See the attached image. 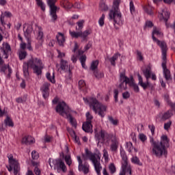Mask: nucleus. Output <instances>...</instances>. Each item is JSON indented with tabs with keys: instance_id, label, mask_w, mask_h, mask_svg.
Wrapping results in <instances>:
<instances>
[{
	"instance_id": "2f4dec72",
	"label": "nucleus",
	"mask_w": 175,
	"mask_h": 175,
	"mask_svg": "<svg viewBox=\"0 0 175 175\" xmlns=\"http://www.w3.org/2000/svg\"><path fill=\"white\" fill-rule=\"evenodd\" d=\"M120 53H116L112 57L109 58V62L113 66H116V61L118 59V57H120Z\"/></svg>"
},
{
	"instance_id": "37998d69",
	"label": "nucleus",
	"mask_w": 175,
	"mask_h": 175,
	"mask_svg": "<svg viewBox=\"0 0 175 175\" xmlns=\"http://www.w3.org/2000/svg\"><path fill=\"white\" fill-rule=\"evenodd\" d=\"M77 27H76V30L77 31H81L83 29V27H84V21H79V22L77 23Z\"/></svg>"
},
{
	"instance_id": "c85d7f7f",
	"label": "nucleus",
	"mask_w": 175,
	"mask_h": 175,
	"mask_svg": "<svg viewBox=\"0 0 175 175\" xmlns=\"http://www.w3.org/2000/svg\"><path fill=\"white\" fill-rule=\"evenodd\" d=\"M120 157L122 159V165H129L128 164V158L126 157V154H125V150L120 149Z\"/></svg>"
},
{
	"instance_id": "f03ea898",
	"label": "nucleus",
	"mask_w": 175,
	"mask_h": 175,
	"mask_svg": "<svg viewBox=\"0 0 175 175\" xmlns=\"http://www.w3.org/2000/svg\"><path fill=\"white\" fill-rule=\"evenodd\" d=\"M150 142L151 144L150 150L152 155L157 158H161L163 157V155L167 154V148L170 147V139H169L167 135H161L160 142L155 141L154 138L150 137Z\"/></svg>"
},
{
	"instance_id": "ddd939ff",
	"label": "nucleus",
	"mask_w": 175,
	"mask_h": 175,
	"mask_svg": "<svg viewBox=\"0 0 175 175\" xmlns=\"http://www.w3.org/2000/svg\"><path fill=\"white\" fill-rule=\"evenodd\" d=\"M170 14L167 12V9L165 7H163L160 11H159L158 18L161 21H163L165 23V26L167 28H169L170 25L167 23V21L169 20Z\"/></svg>"
},
{
	"instance_id": "5fc2aeb1",
	"label": "nucleus",
	"mask_w": 175,
	"mask_h": 175,
	"mask_svg": "<svg viewBox=\"0 0 175 175\" xmlns=\"http://www.w3.org/2000/svg\"><path fill=\"white\" fill-rule=\"evenodd\" d=\"M27 100V98L25 97H18L16 99V102H17V103H25Z\"/></svg>"
},
{
	"instance_id": "0e129e2a",
	"label": "nucleus",
	"mask_w": 175,
	"mask_h": 175,
	"mask_svg": "<svg viewBox=\"0 0 175 175\" xmlns=\"http://www.w3.org/2000/svg\"><path fill=\"white\" fill-rule=\"evenodd\" d=\"M58 58H65V53L61 52L59 50H57Z\"/></svg>"
},
{
	"instance_id": "20e7f679",
	"label": "nucleus",
	"mask_w": 175,
	"mask_h": 175,
	"mask_svg": "<svg viewBox=\"0 0 175 175\" xmlns=\"http://www.w3.org/2000/svg\"><path fill=\"white\" fill-rule=\"evenodd\" d=\"M85 103L89 105L90 109L98 114L101 118H103L106 116V111H107V106L99 103L94 97H90L89 98H83Z\"/></svg>"
},
{
	"instance_id": "9d476101",
	"label": "nucleus",
	"mask_w": 175,
	"mask_h": 175,
	"mask_svg": "<svg viewBox=\"0 0 175 175\" xmlns=\"http://www.w3.org/2000/svg\"><path fill=\"white\" fill-rule=\"evenodd\" d=\"M32 25H29V24H25L23 26V32L25 35V38L27 39V44H25V42H22L21 43V49L22 50H25V49H28L29 51H32V46H31V42H29V39L32 37Z\"/></svg>"
},
{
	"instance_id": "473e14b6",
	"label": "nucleus",
	"mask_w": 175,
	"mask_h": 175,
	"mask_svg": "<svg viewBox=\"0 0 175 175\" xmlns=\"http://www.w3.org/2000/svg\"><path fill=\"white\" fill-rule=\"evenodd\" d=\"M131 161L132 162V163H134V165H138V166L143 165V163L140 162V159H139L137 157H133L131 159Z\"/></svg>"
},
{
	"instance_id": "4be33fe9",
	"label": "nucleus",
	"mask_w": 175,
	"mask_h": 175,
	"mask_svg": "<svg viewBox=\"0 0 175 175\" xmlns=\"http://www.w3.org/2000/svg\"><path fill=\"white\" fill-rule=\"evenodd\" d=\"M36 28L33 31L34 36L37 40H42L43 39V31H42V27L38 25H35Z\"/></svg>"
},
{
	"instance_id": "ea45409f",
	"label": "nucleus",
	"mask_w": 175,
	"mask_h": 175,
	"mask_svg": "<svg viewBox=\"0 0 175 175\" xmlns=\"http://www.w3.org/2000/svg\"><path fill=\"white\" fill-rule=\"evenodd\" d=\"M99 8L102 12H106L107 10H109V7H107L105 1H100Z\"/></svg>"
},
{
	"instance_id": "8fccbe9b",
	"label": "nucleus",
	"mask_w": 175,
	"mask_h": 175,
	"mask_svg": "<svg viewBox=\"0 0 175 175\" xmlns=\"http://www.w3.org/2000/svg\"><path fill=\"white\" fill-rule=\"evenodd\" d=\"M94 75L95 77H96V79H102V77H103V76H104L103 72H100L98 70L94 71Z\"/></svg>"
},
{
	"instance_id": "e433bc0d",
	"label": "nucleus",
	"mask_w": 175,
	"mask_h": 175,
	"mask_svg": "<svg viewBox=\"0 0 175 175\" xmlns=\"http://www.w3.org/2000/svg\"><path fill=\"white\" fill-rule=\"evenodd\" d=\"M130 87H133V88L135 92H139V86H137V85L136 83H135L133 77L131 78V81L130 82Z\"/></svg>"
},
{
	"instance_id": "f8f14e48",
	"label": "nucleus",
	"mask_w": 175,
	"mask_h": 175,
	"mask_svg": "<svg viewBox=\"0 0 175 175\" xmlns=\"http://www.w3.org/2000/svg\"><path fill=\"white\" fill-rule=\"evenodd\" d=\"M48 5L50 8L49 15L51 18V21H55L58 16H57V10L58 8L55 6V2L57 0H46Z\"/></svg>"
},
{
	"instance_id": "4c0bfd02",
	"label": "nucleus",
	"mask_w": 175,
	"mask_h": 175,
	"mask_svg": "<svg viewBox=\"0 0 175 175\" xmlns=\"http://www.w3.org/2000/svg\"><path fill=\"white\" fill-rule=\"evenodd\" d=\"M98 65H99V61L98 60H94L92 62L91 66H90V69L92 70H94V72L98 69Z\"/></svg>"
},
{
	"instance_id": "603ef678",
	"label": "nucleus",
	"mask_w": 175,
	"mask_h": 175,
	"mask_svg": "<svg viewBox=\"0 0 175 175\" xmlns=\"http://www.w3.org/2000/svg\"><path fill=\"white\" fill-rule=\"evenodd\" d=\"M109 169L110 173H111V174H114V172L116 170V165H114V163L109 164Z\"/></svg>"
},
{
	"instance_id": "9b49d317",
	"label": "nucleus",
	"mask_w": 175,
	"mask_h": 175,
	"mask_svg": "<svg viewBox=\"0 0 175 175\" xmlns=\"http://www.w3.org/2000/svg\"><path fill=\"white\" fill-rule=\"evenodd\" d=\"M9 165L7 166L8 172L14 171V175H20V163L18 161L13 157V154H8Z\"/></svg>"
},
{
	"instance_id": "393cba45",
	"label": "nucleus",
	"mask_w": 175,
	"mask_h": 175,
	"mask_svg": "<svg viewBox=\"0 0 175 175\" xmlns=\"http://www.w3.org/2000/svg\"><path fill=\"white\" fill-rule=\"evenodd\" d=\"M12 12H8V11H5L4 12L1 13V16L0 17V21L1 23V25L4 26L5 25V17H7L8 18H10L12 17Z\"/></svg>"
},
{
	"instance_id": "79ce46f5",
	"label": "nucleus",
	"mask_w": 175,
	"mask_h": 175,
	"mask_svg": "<svg viewBox=\"0 0 175 175\" xmlns=\"http://www.w3.org/2000/svg\"><path fill=\"white\" fill-rule=\"evenodd\" d=\"M63 6L65 9H72L73 5L68 0H64L63 2Z\"/></svg>"
},
{
	"instance_id": "13d9d810",
	"label": "nucleus",
	"mask_w": 175,
	"mask_h": 175,
	"mask_svg": "<svg viewBox=\"0 0 175 175\" xmlns=\"http://www.w3.org/2000/svg\"><path fill=\"white\" fill-rule=\"evenodd\" d=\"M172 126V121H168L167 122L164 124V129L165 131H169V129Z\"/></svg>"
},
{
	"instance_id": "052dcab7",
	"label": "nucleus",
	"mask_w": 175,
	"mask_h": 175,
	"mask_svg": "<svg viewBox=\"0 0 175 175\" xmlns=\"http://www.w3.org/2000/svg\"><path fill=\"white\" fill-rule=\"evenodd\" d=\"M131 97V94L129 92H124L122 93V98L123 99H129Z\"/></svg>"
},
{
	"instance_id": "f3484780",
	"label": "nucleus",
	"mask_w": 175,
	"mask_h": 175,
	"mask_svg": "<svg viewBox=\"0 0 175 175\" xmlns=\"http://www.w3.org/2000/svg\"><path fill=\"white\" fill-rule=\"evenodd\" d=\"M77 159L79 163L78 170L79 172H83L84 174H88V172H90V165H88V163L83 164V160H81V158L79 156L77 157Z\"/></svg>"
},
{
	"instance_id": "3c124183",
	"label": "nucleus",
	"mask_w": 175,
	"mask_h": 175,
	"mask_svg": "<svg viewBox=\"0 0 175 175\" xmlns=\"http://www.w3.org/2000/svg\"><path fill=\"white\" fill-rule=\"evenodd\" d=\"M85 116H86V122H92L94 118V116H92V115H91L90 112H87Z\"/></svg>"
},
{
	"instance_id": "864d4df0",
	"label": "nucleus",
	"mask_w": 175,
	"mask_h": 175,
	"mask_svg": "<svg viewBox=\"0 0 175 175\" xmlns=\"http://www.w3.org/2000/svg\"><path fill=\"white\" fill-rule=\"evenodd\" d=\"M138 137H139V140H141V142H142V143H144V142H146V140H147V136L146 135H144V133H139L138 135Z\"/></svg>"
},
{
	"instance_id": "412c9836",
	"label": "nucleus",
	"mask_w": 175,
	"mask_h": 175,
	"mask_svg": "<svg viewBox=\"0 0 175 175\" xmlns=\"http://www.w3.org/2000/svg\"><path fill=\"white\" fill-rule=\"evenodd\" d=\"M49 87L50 83H44L40 88L44 99H47L50 95V92H49Z\"/></svg>"
},
{
	"instance_id": "f257e3e1",
	"label": "nucleus",
	"mask_w": 175,
	"mask_h": 175,
	"mask_svg": "<svg viewBox=\"0 0 175 175\" xmlns=\"http://www.w3.org/2000/svg\"><path fill=\"white\" fill-rule=\"evenodd\" d=\"M162 36H163V33H162L161 29L155 27H153L152 38L157 44H158V46H159L161 49L163 59L161 66L163 68V76L165 80L169 81V80H172V77L170 75V70H169V69H167L166 67V53L167 51V46H166V43L165 42H161L157 39V37L162 38Z\"/></svg>"
},
{
	"instance_id": "0eeeda50",
	"label": "nucleus",
	"mask_w": 175,
	"mask_h": 175,
	"mask_svg": "<svg viewBox=\"0 0 175 175\" xmlns=\"http://www.w3.org/2000/svg\"><path fill=\"white\" fill-rule=\"evenodd\" d=\"M112 135L107 133L100 126H96L94 129V139L98 146H99V143H101V144H109Z\"/></svg>"
},
{
	"instance_id": "58836bf2",
	"label": "nucleus",
	"mask_w": 175,
	"mask_h": 175,
	"mask_svg": "<svg viewBox=\"0 0 175 175\" xmlns=\"http://www.w3.org/2000/svg\"><path fill=\"white\" fill-rule=\"evenodd\" d=\"M5 124L6 126H11L13 127L14 126V124L13 123V121H12V119L10 118L7 117L5 120H4Z\"/></svg>"
},
{
	"instance_id": "a211bd4d",
	"label": "nucleus",
	"mask_w": 175,
	"mask_h": 175,
	"mask_svg": "<svg viewBox=\"0 0 175 175\" xmlns=\"http://www.w3.org/2000/svg\"><path fill=\"white\" fill-rule=\"evenodd\" d=\"M110 140L111 142L110 145L111 151H113V152L117 151V150H118V146H120L118 138H117L116 135L112 134L110 137Z\"/></svg>"
},
{
	"instance_id": "7ed1b4c3",
	"label": "nucleus",
	"mask_w": 175,
	"mask_h": 175,
	"mask_svg": "<svg viewBox=\"0 0 175 175\" xmlns=\"http://www.w3.org/2000/svg\"><path fill=\"white\" fill-rule=\"evenodd\" d=\"M29 68L33 69V73L39 76V75H42V69L44 66L42 60L38 57H31L27 62H24L23 70L26 79H28L29 76Z\"/></svg>"
},
{
	"instance_id": "774afa93",
	"label": "nucleus",
	"mask_w": 175,
	"mask_h": 175,
	"mask_svg": "<svg viewBox=\"0 0 175 175\" xmlns=\"http://www.w3.org/2000/svg\"><path fill=\"white\" fill-rule=\"evenodd\" d=\"M130 12L131 13L135 12V5H133V1H130Z\"/></svg>"
},
{
	"instance_id": "cd10ccee",
	"label": "nucleus",
	"mask_w": 175,
	"mask_h": 175,
	"mask_svg": "<svg viewBox=\"0 0 175 175\" xmlns=\"http://www.w3.org/2000/svg\"><path fill=\"white\" fill-rule=\"evenodd\" d=\"M56 38L59 46H64V43H65V36L62 33H58Z\"/></svg>"
},
{
	"instance_id": "72a5a7b5",
	"label": "nucleus",
	"mask_w": 175,
	"mask_h": 175,
	"mask_svg": "<svg viewBox=\"0 0 175 175\" xmlns=\"http://www.w3.org/2000/svg\"><path fill=\"white\" fill-rule=\"evenodd\" d=\"M71 38H81V31H72L70 30L69 31Z\"/></svg>"
},
{
	"instance_id": "69168bd1",
	"label": "nucleus",
	"mask_w": 175,
	"mask_h": 175,
	"mask_svg": "<svg viewBox=\"0 0 175 175\" xmlns=\"http://www.w3.org/2000/svg\"><path fill=\"white\" fill-rule=\"evenodd\" d=\"M74 7L76 8L77 9H83V8H84V5L81 3H76L74 5Z\"/></svg>"
},
{
	"instance_id": "2eb2a0df",
	"label": "nucleus",
	"mask_w": 175,
	"mask_h": 175,
	"mask_svg": "<svg viewBox=\"0 0 175 175\" xmlns=\"http://www.w3.org/2000/svg\"><path fill=\"white\" fill-rule=\"evenodd\" d=\"M53 163L55 165V169L57 170V173H61V172L63 173H66V170H68V169L66 168L65 163L62 160H54Z\"/></svg>"
},
{
	"instance_id": "de8ad7c7",
	"label": "nucleus",
	"mask_w": 175,
	"mask_h": 175,
	"mask_svg": "<svg viewBox=\"0 0 175 175\" xmlns=\"http://www.w3.org/2000/svg\"><path fill=\"white\" fill-rule=\"evenodd\" d=\"M34 166V173L36 175H40V169H39L38 163H33Z\"/></svg>"
},
{
	"instance_id": "b1692460",
	"label": "nucleus",
	"mask_w": 175,
	"mask_h": 175,
	"mask_svg": "<svg viewBox=\"0 0 175 175\" xmlns=\"http://www.w3.org/2000/svg\"><path fill=\"white\" fill-rule=\"evenodd\" d=\"M22 143L23 144H32L35 143V138L31 135H25L22 139Z\"/></svg>"
},
{
	"instance_id": "49530a36",
	"label": "nucleus",
	"mask_w": 175,
	"mask_h": 175,
	"mask_svg": "<svg viewBox=\"0 0 175 175\" xmlns=\"http://www.w3.org/2000/svg\"><path fill=\"white\" fill-rule=\"evenodd\" d=\"M18 56L20 59H25V57H27V51H19Z\"/></svg>"
},
{
	"instance_id": "4468645a",
	"label": "nucleus",
	"mask_w": 175,
	"mask_h": 175,
	"mask_svg": "<svg viewBox=\"0 0 175 175\" xmlns=\"http://www.w3.org/2000/svg\"><path fill=\"white\" fill-rule=\"evenodd\" d=\"M120 84L119 85V88L121 91H124V90H126L128 87L126 86L127 84L129 85H131V81H132V77L130 78L126 77L125 76V74L121 73L120 75Z\"/></svg>"
},
{
	"instance_id": "6e6d98bb",
	"label": "nucleus",
	"mask_w": 175,
	"mask_h": 175,
	"mask_svg": "<svg viewBox=\"0 0 175 175\" xmlns=\"http://www.w3.org/2000/svg\"><path fill=\"white\" fill-rule=\"evenodd\" d=\"M120 92L118 89H115L113 91V98L115 99V102H118V94Z\"/></svg>"
},
{
	"instance_id": "39448f33",
	"label": "nucleus",
	"mask_w": 175,
	"mask_h": 175,
	"mask_svg": "<svg viewBox=\"0 0 175 175\" xmlns=\"http://www.w3.org/2000/svg\"><path fill=\"white\" fill-rule=\"evenodd\" d=\"M120 0H116L113 3L112 9L109 11V20H113L114 23L113 25L116 29H118V27H116L117 25H122L124 24V19L122 18V15L121 12H120Z\"/></svg>"
},
{
	"instance_id": "6e6552de",
	"label": "nucleus",
	"mask_w": 175,
	"mask_h": 175,
	"mask_svg": "<svg viewBox=\"0 0 175 175\" xmlns=\"http://www.w3.org/2000/svg\"><path fill=\"white\" fill-rule=\"evenodd\" d=\"M100 157V153L93 154L88 149H85V154L83 156V159L91 161L98 175H100V170H102Z\"/></svg>"
},
{
	"instance_id": "c9c22d12",
	"label": "nucleus",
	"mask_w": 175,
	"mask_h": 175,
	"mask_svg": "<svg viewBox=\"0 0 175 175\" xmlns=\"http://www.w3.org/2000/svg\"><path fill=\"white\" fill-rule=\"evenodd\" d=\"M91 34V30H85L83 32L81 31V38L82 40H85L88 35Z\"/></svg>"
},
{
	"instance_id": "c03bdc74",
	"label": "nucleus",
	"mask_w": 175,
	"mask_h": 175,
	"mask_svg": "<svg viewBox=\"0 0 175 175\" xmlns=\"http://www.w3.org/2000/svg\"><path fill=\"white\" fill-rule=\"evenodd\" d=\"M46 79L51 81V83H55L54 72H53L52 75L50 72H47L46 75Z\"/></svg>"
},
{
	"instance_id": "bf43d9fd",
	"label": "nucleus",
	"mask_w": 175,
	"mask_h": 175,
	"mask_svg": "<svg viewBox=\"0 0 175 175\" xmlns=\"http://www.w3.org/2000/svg\"><path fill=\"white\" fill-rule=\"evenodd\" d=\"M31 157L33 159H38V158H39V153L35 150H33L31 152Z\"/></svg>"
},
{
	"instance_id": "f704fd0d",
	"label": "nucleus",
	"mask_w": 175,
	"mask_h": 175,
	"mask_svg": "<svg viewBox=\"0 0 175 175\" xmlns=\"http://www.w3.org/2000/svg\"><path fill=\"white\" fill-rule=\"evenodd\" d=\"M164 2V3H167L168 5H170V3H174L175 5V0H153L154 3H156V5H158L159 2Z\"/></svg>"
},
{
	"instance_id": "423d86ee",
	"label": "nucleus",
	"mask_w": 175,
	"mask_h": 175,
	"mask_svg": "<svg viewBox=\"0 0 175 175\" xmlns=\"http://www.w3.org/2000/svg\"><path fill=\"white\" fill-rule=\"evenodd\" d=\"M56 111L60 116L64 117V118H67L71 125L76 128V120L70 116V109H69V106L65 102L59 101L56 107Z\"/></svg>"
},
{
	"instance_id": "680f3d73",
	"label": "nucleus",
	"mask_w": 175,
	"mask_h": 175,
	"mask_svg": "<svg viewBox=\"0 0 175 175\" xmlns=\"http://www.w3.org/2000/svg\"><path fill=\"white\" fill-rule=\"evenodd\" d=\"M109 121H110V123L113 124V125H117V124H118V120H114L111 116L109 117Z\"/></svg>"
},
{
	"instance_id": "a878e982",
	"label": "nucleus",
	"mask_w": 175,
	"mask_h": 175,
	"mask_svg": "<svg viewBox=\"0 0 175 175\" xmlns=\"http://www.w3.org/2000/svg\"><path fill=\"white\" fill-rule=\"evenodd\" d=\"M126 172H128L130 175L132 174V170L131 169V165H122L119 175H125Z\"/></svg>"
},
{
	"instance_id": "aec40b11",
	"label": "nucleus",
	"mask_w": 175,
	"mask_h": 175,
	"mask_svg": "<svg viewBox=\"0 0 175 175\" xmlns=\"http://www.w3.org/2000/svg\"><path fill=\"white\" fill-rule=\"evenodd\" d=\"M77 50H79V44L77 42H75V47L72 51L75 54L71 57V61L73 62V64H76V62H77V56L81 55V54L84 53V51H79L77 53Z\"/></svg>"
},
{
	"instance_id": "a19ab883",
	"label": "nucleus",
	"mask_w": 175,
	"mask_h": 175,
	"mask_svg": "<svg viewBox=\"0 0 175 175\" xmlns=\"http://www.w3.org/2000/svg\"><path fill=\"white\" fill-rule=\"evenodd\" d=\"M36 2L38 6H39L43 12L46 10V5H44V3L42 1V0H36Z\"/></svg>"
},
{
	"instance_id": "e2e57ef3",
	"label": "nucleus",
	"mask_w": 175,
	"mask_h": 175,
	"mask_svg": "<svg viewBox=\"0 0 175 175\" xmlns=\"http://www.w3.org/2000/svg\"><path fill=\"white\" fill-rule=\"evenodd\" d=\"M72 133L74 135V140H75V143H77V144L80 145L81 144V143H80V138H79V137H77L76 135V134H75V131H72Z\"/></svg>"
},
{
	"instance_id": "a18cd8bd",
	"label": "nucleus",
	"mask_w": 175,
	"mask_h": 175,
	"mask_svg": "<svg viewBox=\"0 0 175 175\" xmlns=\"http://www.w3.org/2000/svg\"><path fill=\"white\" fill-rule=\"evenodd\" d=\"M105 17L106 16H105V14H103L102 16L98 19V25H100V27H103V25H105Z\"/></svg>"
},
{
	"instance_id": "4d7b16f0",
	"label": "nucleus",
	"mask_w": 175,
	"mask_h": 175,
	"mask_svg": "<svg viewBox=\"0 0 175 175\" xmlns=\"http://www.w3.org/2000/svg\"><path fill=\"white\" fill-rule=\"evenodd\" d=\"M103 158L105 159V161L106 162L109 161V153L107 152V150L106 149L103 150Z\"/></svg>"
},
{
	"instance_id": "1a4fd4ad",
	"label": "nucleus",
	"mask_w": 175,
	"mask_h": 175,
	"mask_svg": "<svg viewBox=\"0 0 175 175\" xmlns=\"http://www.w3.org/2000/svg\"><path fill=\"white\" fill-rule=\"evenodd\" d=\"M142 70L144 73V75L145 76L147 80V82H143V78L140 75L138 74V84H139L141 87L144 88V90H146V88H147V86L150 84V83H148V79H150V77H151L152 76V80H157V75H155V74L151 73V64L143 67Z\"/></svg>"
},
{
	"instance_id": "5701e85b",
	"label": "nucleus",
	"mask_w": 175,
	"mask_h": 175,
	"mask_svg": "<svg viewBox=\"0 0 175 175\" xmlns=\"http://www.w3.org/2000/svg\"><path fill=\"white\" fill-rule=\"evenodd\" d=\"M69 152V148L68 146H66V150L62 153V157H64V161L68 166H70L72 165V158L70 157V154H68ZM65 154H67L65 155Z\"/></svg>"
},
{
	"instance_id": "bb28decb",
	"label": "nucleus",
	"mask_w": 175,
	"mask_h": 175,
	"mask_svg": "<svg viewBox=\"0 0 175 175\" xmlns=\"http://www.w3.org/2000/svg\"><path fill=\"white\" fill-rule=\"evenodd\" d=\"M82 129L85 132L92 133V124L91 122H85L83 124Z\"/></svg>"
},
{
	"instance_id": "c756f323",
	"label": "nucleus",
	"mask_w": 175,
	"mask_h": 175,
	"mask_svg": "<svg viewBox=\"0 0 175 175\" xmlns=\"http://www.w3.org/2000/svg\"><path fill=\"white\" fill-rule=\"evenodd\" d=\"M173 116V113H172V111H166L163 113L160 114V118L163 120V121H165V120H169Z\"/></svg>"
},
{
	"instance_id": "7c9ffc66",
	"label": "nucleus",
	"mask_w": 175,
	"mask_h": 175,
	"mask_svg": "<svg viewBox=\"0 0 175 175\" xmlns=\"http://www.w3.org/2000/svg\"><path fill=\"white\" fill-rule=\"evenodd\" d=\"M79 88L81 91L83 92H87V84L84 80H80L79 81Z\"/></svg>"
},
{
	"instance_id": "6ab92c4d",
	"label": "nucleus",
	"mask_w": 175,
	"mask_h": 175,
	"mask_svg": "<svg viewBox=\"0 0 175 175\" xmlns=\"http://www.w3.org/2000/svg\"><path fill=\"white\" fill-rule=\"evenodd\" d=\"M60 68L62 70H64L69 76V79L72 77V70L70 69V66L68 65V61L61 59L60 61Z\"/></svg>"
},
{
	"instance_id": "338daca9",
	"label": "nucleus",
	"mask_w": 175,
	"mask_h": 175,
	"mask_svg": "<svg viewBox=\"0 0 175 175\" xmlns=\"http://www.w3.org/2000/svg\"><path fill=\"white\" fill-rule=\"evenodd\" d=\"M137 59H139V61H143V55L142 54V52L137 51Z\"/></svg>"
},
{
	"instance_id": "09e8293b",
	"label": "nucleus",
	"mask_w": 175,
	"mask_h": 175,
	"mask_svg": "<svg viewBox=\"0 0 175 175\" xmlns=\"http://www.w3.org/2000/svg\"><path fill=\"white\" fill-rule=\"evenodd\" d=\"M126 150L129 151V152H132V150H133V145L132 142H126Z\"/></svg>"
},
{
	"instance_id": "dca6fc26",
	"label": "nucleus",
	"mask_w": 175,
	"mask_h": 175,
	"mask_svg": "<svg viewBox=\"0 0 175 175\" xmlns=\"http://www.w3.org/2000/svg\"><path fill=\"white\" fill-rule=\"evenodd\" d=\"M0 51L3 54V57L8 59L9 58V53L12 51V47L9 43L4 42L0 46Z\"/></svg>"
}]
</instances>
